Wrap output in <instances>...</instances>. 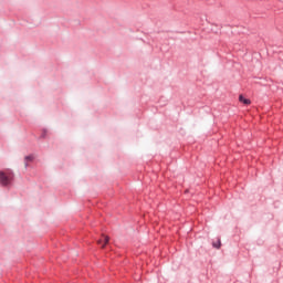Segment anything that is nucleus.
Here are the masks:
<instances>
[{
    "label": "nucleus",
    "instance_id": "obj_1",
    "mask_svg": "<svg viewBox=\"0 0 283 283\" xmlns=\"http://www.w3.org/2000/svg\"><path fill=\"white\" fill-rule=\"evenodd\" d=\"M14 182V172L11 169L0 170L1 187H10Z\"/></svg>",
    "mask_w": 283,
    "mask_h": 283
},
{
    "label": "nucleus",
    "instance_id": "obj_2",
    "mask_svg": "<svg viewBox=\"0 0 283 283\" xmlns=\"http://www.w3.org/2000/svg\"><path fill=\"white\" fill-rule=\"evenodd\" d=\"M107 244H109V237L103 234L102 238L97 240V245L101 247V249H105Z\"/></svg>",
    "mask_w": 283,
    "mask_h": 283
},
{
    "label": "nucleus",
    "instance_id": "obj_3",
    "mask_svg": "<svg viewBox=\"0 0 283 283\" xmlns=\"http://www.w3.org/2000/svg\"><path fill=\"white\" fill-rule=\"evenodd\" d=\"M48 134H49L48 129L46 128H42L41 129V135H40L39 139L40 140H45V138H48Z\"/></svg>",
    "mask_w": 283,
    "mask_h": 283
},
{
    "label": "nucleus",
    "instance_id": "obj_4",
    "mask_svg": "<svg viewBox=\"0 0 283 283\" xmlns=\"http://www.w3.org/2000/svg\"><path fill=\"white\" fill-rule=\"evenodd\" d=\"M24 161H25V167H29L28 163H34V155H29L24 157Z\"/></svg>",
    "mask_w": 283,
    "mask_h": 283
},
{
    "label": "nucleus",
    "instance_id": "obj_5",
    "mask_svg": "<svg viewBox=\"0 0 283 283\" xmlns=\"http://www.w3.org/2000/svg\"><path fill=\"white\" fill-rule=\"evenodd\" d=\"M239 101H240V103H243V105H251V99L245 98L242 95L239 96Z\"/></svg>",
    "mask_w": 283,
    "mask_h": 283
},
{
    "label": "nucleus",
    "instance_id": "obj_6",
    "mask_svg": "<svg viewBox=\"0 0 283 283\" xmlns=\"http://www.w3.org/2000/svg\"><path fill=\"white\" fill-rule=\"evenodd\" d=\"M212 247L214 249H220V247H222V242L220 241V239H218L217 241L212 242Z\"/></svg>",
    "mask_w": 283,
    "mask_h": 283
}]
</instances>
